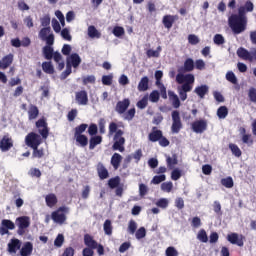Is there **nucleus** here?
<instances>
[{"label":"nucleus","instance_id":"1","mask_svg":"<svg viewBox=\"0 0 256 256\" xmlns=\"http://www.w3.org/2000/svg\"><path fill=\"white\" fill-rule=\"evenodd\" d=\"M108 135L109 137L113 136V145L112 149L113 151H119L120 153H123L125 151V132L121 129H119V125L115 122H110L108 126Z\"/></svg>","mask_w":256,"mask_h":256},{"label":"nucleus","instance_id":"2","mask_svg":"<svg viewBox=\"0 0 256 256\" xmlns=\"http://www.w3.org/2000/svg\"><path fill=\"white\" fill-rule=\"evenodd\" d=\"M228 25L234 35H241V33L247 30V18L232 14L228 18Z\"/></svg>","mask_w":256,"mask_h":256},{"label":"nucleus","instance_id":"3","mask_svg":"<svg viewBox=\"0 0 256 256\" xmlns=\"http://www.w3.org/2000/svg\"><path fill=\"white\" fill-rule=\"evenodd\" d=\"M67 214H69V207L61 206L56 211H53L51 214L52 220L54 223H59L63 225L67 221Z\"/></svg>","mask_w":256,"mask_h":256},{"label":"nucleus","instance_id":"4","mask_svg":"<svg viewBox=\"0 0 256 256\" xmlns=\"http://www.w3.org/2000/svg\"><path fill=\"white\" fill-rule=\"evenodd\" d=\"M43 143V139L41 138V135L30 132L25 137V144L27 147H30V149H35L36 147H39Z\"/></svg>","mask_w":256,"mask_h":256},{"label":"nucleus","instance_id":"5","mask_svg":"<svg viewBox=\"0 0 256 256\" xmlns=\"http://www.w3.org/2000/svg\"><path fill=\"white\" fill-rule=\"evenodd\" d=\"M236 53L240 59H243V61H249V63H253V61H256V48H253L249 52V50L240 47L237 49Z\"/></svg>","mask_w":256,"mask_h":256},{"label":"nucleus","instance_id":"6","mask_svg":"<svg viewBox=\"0 0 256 256\" xmlns=\"http://www.w3.org/2000/svg\"><path fill=\"white\" fill-rule=\"evenodd\" d=\"M39 38L46 42V45H53L55 43V35L51 32V27H44L39 31Z\"/></svg>","mask_w":256,"mask_h":256},{"label":"nucleus","instance_id":"7","mask_svg":"<svg viewBox=\"0 0 256 256\" xmlns=\"http://www.w3.org/2000/svg\"><path fill=\"white\" fill-rule=\"evenodd\" d=\"M16 225L18 227L17 234L23 235L26 229L31 225V219L28 216H20L16 218Z\"/></svg>","mask_w":256,"mask_h":256},{"label":"nucleus","instance_id":"8","mask_svg":"<svg viewBox=\"0 0 256 256\" xmlns=\"http://www.w3.org/2000/svg\"><path fill=\"white\" fill-rule=\"evenodd\" d=\"M183 129V123L181 122V115L179 114V111L174 110L172 112V126L171 131L172 133H179Z\"/></svg>","mask_w":256,"mask_h":256},{"label":"nucleus","instance_id":"9","mask_svg":"<svg viewBox=\"0 0 256 256\" xmlns=\"http://www.w3.org/2000/svg\"><path fill=\"white\" fill-rule=\"evenodd\" d=\"M36 127L42 139H47L49 137V127L47 126V121L45 118L36 121Z\"/></svg>","mask_w":256,"mask_h":256},{"label":"nucleus","instance_id":"10","mask_svg":"<svg viewBox=\"0 0 256 256\" xmlns=\"http://www.w3.org/2000/svg\"><path fill=\"white\" fill-rule=\"evenodd\" d=\"M129 105H131V100L129 98H125L122 101H118L115 107L116 113L119 115H123L129 109Z\"/></svg>","mask_w":256,"mask_h":256},{"label":"nucleus","instance_id":"11","mask_svg":"<svg viewBox=\"0 0 256 256\" xmlns=\"http://www.w3.org/2000/svg\"><path fill=\"white\" fill-rule=\"evenodd\" d=\"M192 130L194 133H205L207 131V121L197 120L192 123Z\"/></svg>","mask_w":256,"mask_h":256},{"label":"nucleus","instance_id":"12","mask_svg":"<svg viewBox=\"0 0 256 256\" xmlns=\"http://www.w3.org/2000/svg\"><path fill=\"white\" fill-rule=\"evenodd\" d=\"M13 147V139L9 138V136L5 135L0 140V149L2 152H7Z\"/></svg>","mask_w":256,"mask_h":256},{"label":"nucleus","instance_id":"13","mask_svg":"<svg viewBox=\"0 0 256 256\" xmlns=\"http://www.w3.org/2000/svg\"><path fill=\"white\" fill-rule=\"evenodd\" d=\"M75 99L78 105H87L89 103V96L85 90L76 92Z\"/></svg>","mask_w":256,"mask_h":256},{"label":"nucleus","instance_id":"14","mask_svg":"<svg viewBox=\"0 0 256 256\" xmlns=\"http://www.w3.org/2000/svg\"><path fill=\"white\" fill-rule=\"evenodd\" d=\"M96 171L98 173L99 179L102 181L105 179H109V170L105 168V165L101 162H99L96 166Z\"/></svg>","mask_w":256,"mask_h":256},{"label":"nucleus","instance_id":"15","mask_svg":"<svg viewBox=\"0 0 256 256\" xmlns=\"http://www.w3.org/2000/svg\"><path fill=\"white\" fill-rule=\"evenodd\" d=\"M162 136L163 131L157 129V127H153L151 133L148 135V139L151 141V143H157Z\"/></svg>","mask_w":256,"mask_h":256},{"label":"nucleus","instance_id":"16","mask_svg":"<svg viewBox=\"0 0 256 256\" xmlns=\"http://www.w3.org/2000/svg\"><path fill=\"white\" fill-rule=\"evenodd\" d=\"M227 241L232 245H238V247H243L244 245L243 238H239V234L237 233L228 234Z\"/></svg>","mask_w":256,"mask_h":256},{"label":"nucleus","instance_id":"17","mask_svg":"<svg viewBox=\"0 0 256 256\" xmlns=\"http://www.w3.org/2000/svg\"><path fill=\"white\" fill-rule=\"evenodd\" d=\"M67 64L72 65L74 69H77L79 65H81V57L77 53H73L70 55V57L67 59Z\"/></svg>","mask_w":256,"mask_h":256},{"label":"nucleus","instance_id":"18","mask_svg":"<svg viewBox=\"0 0 256 256\" xmlns=\"http://www.w3.org/2000/svg\"><path fill=\"white\" fill-rule=\"evenodd\" d=\"M13 64V54L10 53L0 60V69H8Z\"/></svg>","mask_w":256,"mask_h":256},{"label":"nucleus","instance_id":"19","mask_svg":"<svg viewBox=\"0 0 256 256\" xmlns=\"http://www.w3.org/2000/svg\"><path fill=\"white\" fill-rule=\"evenodd\" d=\"M193 90V86H189L187 84L182 85L181 88L178 89L179 97L181 101H187V93Z\"/></svg>","mask_w":256,"mask_h":256},{"label":"nucleus","instance_id":"20","mask_svg":"<svg viewBox=\"0 0 256 256\" xmlns=\"http://www.w3.org/2000/svg\"><path fill=\"white\" fill-rule=\"evenodd\" d=\"M121 161H123V156H121V154L114 153L112 155L110 163H111L113 169H115V171H117V169H119V167H121Z\"/></svg>","mask_w":256,"mask_h":256},{"label":"nucleus","instance_id":"21","mask_svg":"<svg viewBox=\"0 0 256 256\" xmlns=\"http://www.w3.org/2000/svg\"><path fill=\"white\" fill-rule=\"evenodd\" d=\"M194 93H196V95H198L200 99H205V96L207 95V93H209V86L207 85L197 86L194 89Z\"/></svg>","mask_w":256,"mask_h":256},{"label":"nucleus","instance_id":"22","mask_svg":"<svg viewBox=\"0 0 256 256\" xmlns=\"http://www.w3.org/2000/svg\"><path fill=\"white\" fill-rule=\"evenodd\" d=\"M18 249H21V241L19 239H12L11 242L8 243V252L17 253Z\"/></svg>","mask_w":256,"mask_h":256},{"label":"nucleus","instance_id":"23","mask_svg":"<svg viewBox=\"0 0 256 256\" xmlns=\"http://www.w3.org/2000/svg\"><path fill=\"white\" fill-rule=\"evenodd\" d=\"M84 245L90 249H97V241L90 234L84 235Z\"/></svg>","mask_w":256,"mask_h":256},{"label":"nucleus","instance_id":"24","mask_svg":"<svg viewBox=\"0 0 256 256\" xmlns=\"http://www.w3.org/2000/svg\"><path fill=\"white\" fill-rule=\"evenodd\" d=\"M39 117V108L36 105L30 104L28 109V119L29 121L35 120Z\"/></svg>","mask_w":256,"mask_h":256},{"label":"nucleus","instance_id":"25","mask_svg":"<svg viewBox=\"0 0 256 256\" xmlns=\"http://www.w3.org/2000/svg\"><path fill=\"white\" fill-rule=\"evenodd\" d=\"M168 95L174 109H179V107H181V100H179V96H177L173 91H169Z\"/></svg>","mask_w":256,"mask_h":256},{"label":"nucleus","instance_id":"26","mask_svg":"<svg viewBox=\"0 0 256 256\" xmlns=\"http://www.w3.org/2000/svg\"><path fill=\"white\" fill-rule=\"evenodd\" d=\"M33 253V243L31 242H26L21 250H20V255L21 256H30Z\"/></svg>","mask_w":256,"mask_h":256},{"label":"nucleus","instance_id":"27","mask_svg":"<svg viewBox=\"0 0 256 256\" xmlns=\"http://www.w3.org/2000/svg\"><path fill=\"white\" fill-rule=\"evenodd\" d=\"M45 201H46L47 207H50V209H52V207H55V205H57L59 200L57 199V195L50 193L46 195Z\"/></svg>","mask_w":256,"mask_h":256},{"label":"nucleus","instance_id":"28","mask_svg":"<svg viewBox=\"0 0 256 256\" xmlns=\"http://www.w3.org/2000/svg\"><path fill=\"white\" fill-rule=\"evenodd\" d=\"M103 143V137L102 136H92L89 140V149L90 151H93L97 145H101Z\"/></svg>","mask_w":256,"mask_h":256},{"label":"nucleus","instance_id":"29","mask_svg":"<svg viewBox=\"0 0 256 256\" xmlns=\"http://www.w3.org/2000/svg\"><path fill=\"white\" fill-rule=\"evenodd\" d=\"M137 89L140 92L148 91L149 90V77H147V76L142 77L140 82L138 83Z\"/></svg>","mask_w":256,"mask_h":256},{"label":"nucleus","instance_id":"30","mask_svg":"<svg viewBox=\"0 0 256 256\" xmlns=\"http://www.w3.org/2000/svg\"><path fill=\"white\" fill-rule=\"evenodd\" d=\"M74 138L80 147H87V145H89V138L84 134L74 135Z\"/></svg>","mask_w":256,"mask_h":256},{"label":"nucleus","instance_id":"31","mask_svg":"<svg viewBox=\"0 0 256 256\" xmlns=\"http://www.w3.org/2000/svg\"><path fill=\"white\" fill-rule=\"evenodd\" d=\"M162 23L166 29H171V27H173V23H175V16L165 15L163 17Z\"/></svg>","mask_w":256,"mask_h":256},{"label":"nucleus","instance_id":"32","mask_svg":"<svg viewBox=\"0 0 256 256\" xmlns=\"http://www.w3.org/2000/svg\"><path fill=\"white\" fill-rule=\"evenodd\" d=\"M52 45L47 44L46 46L43 47V55L45 57V59H47L48 61H50V59H53V55H54V50L53 47H51Z\"/></svg>","mask_w":256,"mask_h":256},{"label":"nucleus","instance_id":"33","mask_svg":"<svg viewBox=\"0 0 256 256\" xmlns=\"http://www.w3.org/2000/svg\"><path fill=\"white\" fill-rule=\"evenodd\" d=\"M183 69L186 73H191V71L195 69V62L192 58H188L185 60Z\"/></svg>","mask_w":256,"mask_h":256},{"label":"nucleus","instance_id":"34","mask_svg":"<svg viewBox=\"0 0 256 256\" xmlns=\"http://www.w3.org/2000/svg\"><path fill=\"white\" fill-rule=\"evenodd\" d=\"M32 159H43L45 157V149L36 147L32 148Z\"/></svg>","mask_w":256,"mask_h":256},{"label":"nucleus","instance_id":"35","mask_svg":"<svg viewBox=\"0 0 256 256\" xmlns=\"http://www.w3.org/2000/svg\"><path fill=\"white\" fill-rule=\"evenodd\" d=\"M42 70L48 75H53V73H55V68L53 67V64L51 62H43Z\"/></svg>","mask_w":256,"mask_h":256},{"label":"nucleus","instance_id":"36","mask_svg":"<svg viewBox=\"0 0 256 256\" xmlns=\"http://www.w3.org/2000/svg\"><path fill=\"white\" fill-rule=\"evenodd\" d=\"M119 185H121V178L119 176L110 178L108 180V187H110V189H117Z\"/></svg>","mask_w":256,"mask_h":256},{"label":"nucleus","instance_id":"37","mask_svg":"<svg viewBox=\"0 0 256 256\" xmlns=\"http://www.w3.org/2000/svg\"><path fill=\"white\" fill-rule=\"evenodd\" d=\"M88 35L89 37H91V39H100L101 38V33L99 32V30H97V28H95V26H89L88 27Z\"/></svg>","mask_w":256,"mask_h":256},{"label":"nucleus","instance_id":"38","mask_svg":"<svg viewBox=\"0 0 256 256\" xmlns=\"http://www.w3.org/2000/svg\"><path fill=\"white\" fill-rule=\"evenodd\" d=\"M166 163H167V167L168 169H174L175 165H177V163H179V161L177 160V155H173L172 157L168 156L166 158Z\"/></svg>","mask_w":256,"mask_h":256},{"label":"nucleus","instance_id":"39","mask_svg":"<svg viewBox=\"0 0 256 256\" xmlns=\"http://www.w3.org/2000/svg\"><path fill=\"white\" fill-rule=\"evenodd\" d=\"M229 115V109L227 106H220L217 110V117L219 119H225Z\"/></svg>","mask_w":256,"mask_h":256},{"label":"nucleus","instance_id":"40","mask_svg":"<svg viewBox=\"0 0 256 256\" xmlns=\"http://www.w3.org/2000/svg\"><path fill=\"white\" fill-rule=\"evenodd\" d=\"M197 240L201 241V243H207V241H209V237L207 236L205 229L199 230L197 234Z\"/></svg>","mask_w":256,"mask_h":256},{"label":"nucleus","instance_id":"41","mask_svg":"<svg viewBox=\"0 0 256 256\" xmlns=\"http://www.w3.org/2000/svg\"><path fill=\"white\" fill-rule=\"evenodd\" d=\"M104 233L105 235H113V225L109 219L104 222Z\"/></svg>","mask_w":256,"mask_h":256},{"label":"nucleus","instance_id":"42","mask_svg":"<svg viewBox=\"0 0 256 256\" xmlns=\"http://www.w3.org/2000/svg\"><path fill=\"white\" fill-rule=\"evenodd\" d=\"M229 149L231 150L232 154L235 157H241L242 152H241V149L239 148V146H237V144L230 143Z\"/></svg>","mask_w":256,"mask_h":256},{"label":"nucleus","instance_id":"43","mask_svg":"<svg viewBox=\"0 0 256 256\" xmlns=\"http://www.w3.org/2000/svg\"><path fill=\"white\" fill-rule=\"evenodd\" d=\"M221 185H223V187H226V189H232L234 185L233 178L231 176L223 178L221 180Z\"/></svg>","mask_w":256,"mask_h":256},{"label":"nucleus","instance_id":"44","mask_svg":"<svg viewBox=\"0 0 256 256\" xmlns=\"http://www.w3.org/2000/svg\"><path fill=\"white\" fill-rule=\"evenodd\" d=\"M194 83H195V76L193 74H185L184 84L182 85H188V87H193Z\"/></svg>","mask_w":256,"mask_h":256},{"label":"nucleus","instance_id":"45","mask_svg":"<svg viewBox=\"0 0 256 256\" xmlns=\"http://www.w3.org/2000/svg\"><path fill=\"white\" fill-rule=\"evenodd\" d=\"M149 105V96L145 95L141 100L136 104L138 109H145Z\"/></svg>","mask_w":256,"mask_h":256},{"label":"nucleus","instance_id":"46","mask_svg":"<svg viewBox=\"0 0 256 256\" xmlns=\"http://www.w3.org/2000/svg\"><path fill=\"white\" fill-rule=\"evenodd\" d=\"M135 237L138 240L145 239V237H147V230L145 227H140L138 230H136Z\"/></svg>","mask_w":256,"mask_h":256},{"label":"nucleus","instance_id":"47","mask_svg":"<svg viewBox=\"0 0 256 256\" xmlns=\"http://www.w3.org/2000/svg\"><path fill=\"white\" fill-rule=\"evenodd\" d=\"M63 243H65V236H63V234H58L54 240V247H63Z\"/></svg>","mask_w":256,"mask_h":256},{"label":"nucleus","instance_id":"48","mask_svg":"<svg viewBox=\"0 0 256 256\" xmlns=\"http://www.w3.org/2000/svg\"><path fill=\"white\" fill-rule=\"evenodd\" d=\"M87 127H89V125L80 124L79 126H77L74 129V135H83V133H85V131H87Z\"/></svg>","mask_w":256,"mask_h":256},{"label":"nucleus","instance_id":"49","mask_svg":"<svg viewBox=\"0 0 256 256\" xmlns=\"http://www.w3.org/2000/svg\"><path fill=\"white\" fill-rule=\"evenodd\" d=\"M112 33L115 37H123V35H125V28L121 26H115Z\"/></svg>","mask_w":256,"mask_h":256},{"label":"nucleus","instance_id":"50","mask_svg":"<svg viewBox=\"0 0 256 256\" xmlns=\"http://www.w3.org/2000/svg\"><path fill=\"white\" fill-rule=\"evenodd\" d=\"M165 179H167V176H165V174L162 175H156L153 177V179L151 180V183L153 185H159V183H163V181H165Z\"/></svg>","mask_w":256,"mask_h":256},{"label":"nucleus","instance_id":"51","mask_svg":"<svg viewBox=\"0 0 256 256\" xmlns=\"http://www.w3.org/2000/svg\"><path fill=\"white\" fill-rule=\"evenodd\" d=\"M226 79L229 81V83H232V85H237V76H235L233 71H228L226 73Z\"/></svg>","mask_w":256,"mask_h":256},{"label":"nucleus","instance_id":"52","mask_svg":"<svg viewBox=\"0 0 256 256\" xmlns=\"http://www.w3.org/2000/svg\"><path fill=\"white\" fill-rule=\"evenodd\" d=\"M137 231V222L135 220H130L128 224V232L130 235H135Z\"/></svg>","mask_w":256,"mask_h":256},{"label":"nucleus","instance_id":"53","mask_svg":"<svg viewBox=\"0 0 256 256\" xmlns=\"http://www.w3.org/2000/svg\"><path fill=\"white\" fill-rule=\"evenodd\" d=\"M161 190L165 191L166 193H171L173 190V182H164L161 184Z\"/></svg>","mask_w":256,"mask_h":256},{"label":"nucleus","instance_id":"54","mask_svg":"<svg viewBox=\"0 0 256 256\" xmlns=\"http://www.w3.org/2000/svg\"><path fill=\"white\" fill-rule=\"evenodd\" d=\"M135 113H136L135 108L129 109V110L125 113L124 119H125L126 121H133V118L135 117Z\"/></svg>","mask_w":256,"mask_h":256},{"label":"nucleus","instance_id":"55","mask_svg":"<svg viewBox=\"0 0 256 256\" xmlns=\"http://www.w3.org/2000/svg\"><path fill=\"white\" fill-rule=\"evenodd\" d=\"M213 211L216 215H223V210H221V202L214 201L213 203Z\"/></svg>","mask_w":256,"mask_h":256},{"label":"nucleus","instance_id":"56","mask_svg":"<svg viewBox=\"0 0 256 256\" xmlns=\"http://www.w3.org/2000/svg\"><path fill=\"white\" fill-rule=\"evenodd\" d=\"M2 226L7 228L10 231H13V229H15V223H13V221L7 220V219L2 220Z\"/></svg>","mask_w":256,"mask_h":256},{"label":"nucleus","instance_id":"57","mask_svg":"<svg viewBox=\"0 0 256 256\" xmlns=\"http://www.w3.org/2000/svg\"><path fill=\"white\" fill-rule=\"evenodd\" d=\"M99 131V129L97 128V124H90V126L88 127V134L91 137H95L97 136V132Z\"/></svg>","mask_w":256,"mask_h":256},{"label":"nucleus","instance_id":"58","mask_svg":"<svg viewBox=\"0 0 256 256\" xmlns=\"http://www.w3.org/2000/svg\"><path fill=\"white\" fill-rule=\"evenodd\" d=\"M159 97H160L159 91L153 90L150 93L149 100L151 101V103H157L159 101Z\"/></svg>","mask_w":256,"mask_h":256},{"label":"nucleus","instance_id":"59","mask_svg":"<svg viewBox=\"0 0 256 256\" xmlns=\"http://www.w3.org/2000/svg\"><path fill=\"white\" fill-rule=\"evenodd\" d=\"M165 255L166 256H179V252L177 251V249H175V247L169 246L165 251Z\"/></svg>","mask_w":256,"mask_h":256},{"label":"nucleus","instance_id":"60","mask_svg":"<svg viewBox=\"0 0 256 256\" xmlns=\"http://www.w3.org/2000/svg\"><path fill=\"white\" fill-rule=\"evenodd\" d=\"M96 78L93 75L86 76L82 79L83 85L95 84Z\"/></svg>","mask_w":256,"mask_h":256},{"label":"nucleus","instance_id":"61","mask_svg":"<svg viewBox=\"0 0 256 256\" xmlns=\"http://www.w3.org/2000/svg\"><path fill=\"white\" fill-rule=\"evenodd\" d=\"M102 83L107 86L113 85V75L102 76Z\"/></svg>","mask_w":256,"mask_h":256},{"label":"nucleus","instance_id":"62","mask_svg":"<svg viewBox=\"0 0 256 256\" xmlns=\"http://www.w3.org/2000/svg\"><path fill=\"white\" fill-rule=\"evenodd\" d=\"M248 97L252 103H256V88L251 87L248 91Z\"/></svg>","mask_w":256,"mask_h":256},{"label":"nucleus","instance_id":"63","mask_svg":"<svg viewBox=\"0 0 256 256\" xmlns=\"http://www.w3.org/2000/svg\"><path fill=\"white\" fill-rule=\"evenodd\" d=\"M214 43H215V45H224L225 44V38L221 34H216L214 36Z\"/></svg>","mask_w":256,"mask_h":256},{"label":"nucleus","instance_id":"64","mask_svg":"<svg viewBox=\"0 0 256 256\" xmlns=\"http://www.w3.org/2000/svg\"><path fill=\"white\" fill-rule=\"evenodd\" d=\"M199 37H197V35L195 34H190L188 35V42L190 43V45H198L199 43Z\"/></svg>","mask_w":256,"mask_h":256}]
</instances>
